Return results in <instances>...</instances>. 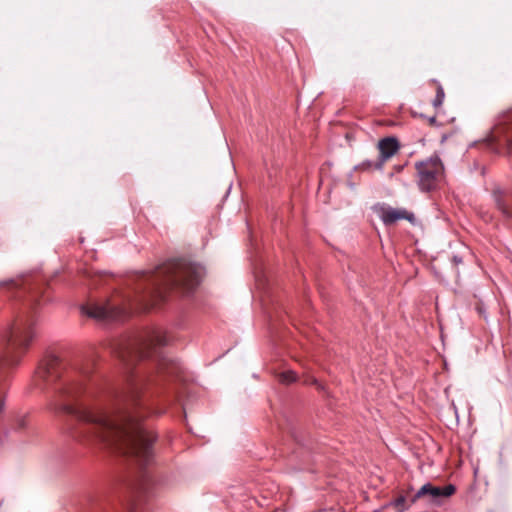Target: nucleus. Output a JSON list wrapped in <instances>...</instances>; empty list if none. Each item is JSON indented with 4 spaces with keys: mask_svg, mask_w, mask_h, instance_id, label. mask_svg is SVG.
Here are the masks:
<instances>
[{
    "mask_svg": "<svg viewBox=\"0 0 512 512\" xmlns=\"http://www.w3.org/2000/svg\"><path fill=\"white\" fill-rule=\"evenodd\" d=\"M170 341L171 338L165 332L151 330L135 340L121 355L124 361H128L126 358L133 354L135 358L151 359L155 362L154 372L133 382L128 395L118 397L109 392L105 394V399L96 404L75 406L72 401L78 399L83 388L78 384L65 383L58 392L53 409L75 415L82 423L79 432L81 437L115 446L140 465H148L153 460L152 444L156 437L141 424L147 412L138 395L143 387L180 374L181 364L164 355L162 351Z\"/></svg>",
    "mask_w": 512,
    "mask_h": 512,
    "instance_id": "obj_1",
    "label": "nucleus"
},
{
    "mask_svg": "<svg viewBox=\"0 0 512 512\" xmlns=\"http://www.w3.org/2000/svg\"><path fill=\"white\" fill-rule=\"evenodd\" d=\"M204 269L184 259L172 260L158 267L149 278L147 296L153 301L162 300L169 290L192 292L200 283Z\"/></svg>",
    "mask_w": 512,
    "mask_h": 512,
    "instance_id": "obj_2",
    "label": "nucleus"
},
{
    "mask_svg": "<svg viewBox=\"0 0 512 512\" xmlns=\"http://www.w3.org/2000/svg\"><path fill=\"white\" fill-rule=\"evenodd\" d=\"M37 336L31 322H10L2 332L0 351V412L3 409L4 385L13 369L21 362L23 355Z\"/></svg>",
    "mask_w": 512,
    "mask_h": 512,
    "instance_id": "obj_3",
    "label": "nucleus"
},
{
    "mask_svg": "<svg viewBox=\"0 0 512 512\" xmlns=\"http://www.w3.org/2000/svg\"><path fill=\"white\" fill-rule=\"evenodd\" d=\"M415 167L421 191L430 192L435 190L444 179V166L441 159L436 155L417 162Z\"/></svg>",
    "mask_w": 512,
    "mask_h": 512,
    "instance_id": "obj_4",
    "label": "nucleus"
},
{
    "mask_svg": "<svg viewBox=\"0 0 512 512\" xmlns=\"http://www.w3.org/2000/svg\"><path fill=\"white\" fill-rule=\"evenodd\" d=\"M81 312L82 316L97 320H117L121 317L130 316L128 309L110 302L88 303L81 307Z\"/></svg>",
    "mask_w": 512,
    "mask_h": 512,
    "instance_id": "obj_5",
    "label": "nucleus"
},
{
    "mask_svg": "<svg viewBox=\"0 0 512 512\" xmlns=\"http://www.w3.org/2000/svg\"><path fill=\"white\" fill-rule=\"evenodd\" d=\"M61 371L62 367L59 358L52 353L46 354L36 371L34 377L35 385L39 388H44L46 385L59 379Z\"/></svg>",
    "mask_w": 512,
    "mask_h": 512,
    "instance_id": "obj_6",
    "label": "nucleus"
},
{
    "mask_svg": "<svg viewBox=\"0 0 512 512\" xmlns=\"http://www.w3.org/2000/svg\"><path fill=\"white\" fill-rule=\"evenodd\" d=\"M490 140L505 145L512 154V108L500 113L491 129Z\"/></svg>",
    "mask_w": 512,
    "mask_h": 512,
    "instance_id": "obj_7",
    "label": "nucleus"
},
{
    "mask_svg": "<svg viewBox=\"0 0 512 512\" xmlns=\"http://www.w3.org/2000/svg\"><path fill=\"white\" fill-rule=\"evenodd\" d=\"M378 215L385 225H392L399 220H407L413 222L415 217L412 212L406 209H396L390 206H381L378 209Z\"/></svg>",
    "mask_w": 512,
    "mask_h": 512,
    "instance_id": "obj_8",
    "label": "nucleus"
},
{
    "mask_svg": "<svg viewBox=\"0 0 512 512\" xmlns=\"http://www.w3.org/2000/svg\"><path fill=\"white\" fill-rule=\"evenodd\" d=\"M456 488L453 484H448L444 487L433 486L430 483L423 485L416 493V497L429 496L432 501L438 503L442 498H447L453 495Z\"/></svg>",
    "mask_w": 512,
    "mask_h": 512,
    "instance_id": "obj_9",
    "label": "nucleus"
},
{
    "mask_svg": "<svg viewBox=\"0 0 512 512\" xmlns=\"http://www.w3.org/2000/svg\"><path fill=\"white\" fill-rule=\"evenodd\" d=\"M492 196L502 215L507 219L512 218V191L496 187L492 191Z\"/></svg>",
    "mask_w": 512,
    "mask_h": 512,
    "instance_id": "obj_10",
    "label": "nucleus"
},
{
    "mask_svg": "<svg viewBox=\"0 0 512 512\" xmlns=\"http://www.w3.org/2000/svg\"><path fill=\"white\" fill-rule=\"evenodd\" d=\"M378 149L380 152V158L375 167L377 169H382L384 163L399 150V142L394 137H386L379 141Z\"/></svg>",
    "mask_w": 512,
    "mask_h": 512,
    "instance_id": "obj_11",
    "label": "nucleus"
},
{
    "mask_svg": "<svg viewBox=\"0 0 512 512\" xmlns=\"http://www.w3.org/2000/svg\"><path fill=\"white\" fill-rule=\"evenodd\" d=\"M279 381L281 383H284V384H290V383H293L296 381V374L295 372L289 370V371H285V372H282L280 375H279Z\"/></svg>",
    "mask_w": 512,
    "mask_h": 512,
    "instance_id": "obj_12",
    "label": "nucleus"
},
{
    "mask_svg": "<svg viewBox=\"0 0 512 512\" xmlns=\"http://www.w3.org/2000/svg\"><path fill=\"white\" fill-rule=\"evenodd\" d=\"M444 98H445L444 89L441 85H438L437 90H436V95L433 100V106L435 108L440 107L443 104Z\"/></svg>",
    "mask_w": 512,
    "mask_h": 512,
    "instance_id": "obj_13",
    "label": "nucleus"
},
{
    "mask_svg": "<svg viewBox=\"0 0 512 512\" xmlns=\"http://www.w3.org/2000/svg\"><path fill=\"white\" fill-rule=\"evenodd\" d=\"M151 307H152V304H145V305L137 306L134 309L135 310H143V311H145V310L150 309Z\"/></svg>",
    "mask_w": 512,
    "mask_h": 512,
    "instance_id": "obj_14",
    "label": "nucleus"
},
{
    "mask_svg": "<svg viewBox=\"0 0 512 512\" xmlns=\"http://www.w3.org/2000/svg\"><path fill=\"white\" fill-rule=\"evenodd\" d=\"M312 383H313V384H315V385H317V387H318L319 389H323V386H322L321 384H319V383H318V381H317L315 378H313V379H312Z\"/></svg>",
    "mask_w": 512,
    "mask_h": 512,
    "instance_id": "obj_15",
    "label": "nucleus"
},
{
    "mask_svg": "<svg viewBox=\"0 0 512 512\" xmlns=\"http://www.w3.org/2000/svg\"><path fill=\"white\" fill-rule=\"evenodd\" d=\"M428 120H429V123H430L431 125H433V124H435V123H436V117H435V116L430 117Z\"/></svg>",
    "mask_w": 512,
    "mask_h": 512,
    "instance_id": "obj_16",
    "label": "nucleus"
},
{
    "mask_svg": "<svg viewBox=\"0 0 512 512\" xmlns=\"http://www.w3.org/2000/svg\"><path fill=\"white\" fill-rule=\"evenodd\" d=\"M12 283H13V280H9L7 282H1L0 285L4 286V285L12 284Z\"/></svg>",
    "mask_w": 512,
    "mask_h": 512,
    "instance_id": "obj_17",
    "label": "nucleus"
},
{
    "mask_svg": "<svg viewBox=\"0 0 512 512\" xmlns=\"http://www.w3.org/2000/svg\"><path fill=\"white\" fill-rule=\"evenodd\" d=\"M454 261H455L456 263H460V262H461V260H460V259H458L457 257H454Z\"/></svg>",
    "mask_w": 512,
    "mask_h": 512,
    "instance_id": "obj_18",
    "label": "nucleus"
}]
</instances>
